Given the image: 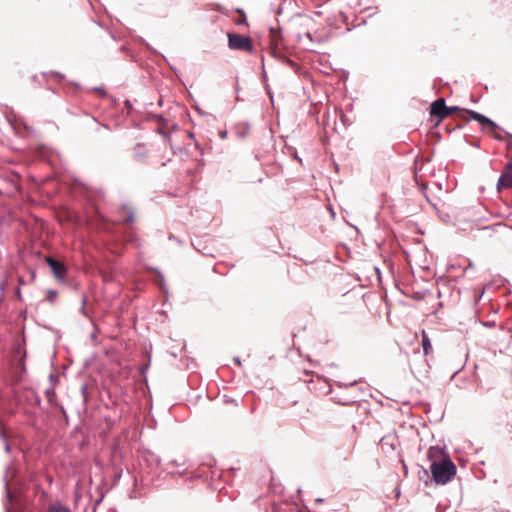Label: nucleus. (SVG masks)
<instances>
[{
  "instance_id": "1",
  "label": "nucleus",
  "mask_w": 512,
  "mask_h": 512,
  "mask_svg": "<svg viewBox=\"0 0 512 512\" xmlns=\"http://www.w3.org/2000/svg\"><path fill=\"white\" fill-rule=\"evenodd\" d=\"M431 461L430 471L437 484H447L456 475V466L448 456L443 455L442 449L430 447L427 453Z\"/></svg>"
},
{
  "instance_id": "2",
  "label": "nucleus",
  "mask_w": 512,
  "mask_h": 512,
  "mask_svg": "<svg viewBox=\"0 0 512 512\" xmlns=\"http://www.w3.org/2000/svg\"><path fill=\"white\" fill-rule=\"evenodd\" d=\"M448 110H449V116L456 113L457 117L460 120H463L465 122L469 121L467 116H470L472 119L476 120L480 124L490 127L491 130H495L497 128V125L493 121H491L489 118H487L486 116H484L478 112L468 110V109H463L458 106L448 107Z\"/></svg>"
},
{
  "instance_id": "3",
  "label": "nucleus",
  "mask_w": 512,
  "mask_h": 512,
  "mask_svg": "<svg viewBox=\"0 0 512 512\" xmlns=\"http://www.w3.org/2000/svg\"><path fill=\"white\" fill-rule=\"evenodd\" d=\"M228 47L232 50H239L248 53L253 52V44L249 37L236 33H228Z\"/></svg>"
},
{
  "instance_id": "4",
  "label": "nucleus",
  "mask_w": 512,
  "mask_h": 512,
  "mask_svg": "<svg viewBox=\"0 0 512 512\" xmlns=\"http://www.w3.org/2000/svg\"><path fill=\"white\" fill-rule=\"evenodd\" d=\"M430 114L437 119L436 125L440 124L445 118L449 117V110L444 98H438L430 105Z\"/></svg>"
},
{
  "instance_id": "5",
  "label": "nucleus",
  "mask_w": 512,
  "mask_h": 512,
  "mask_svg": "<svg viewBox=\"0 0 512 512\" xmlns=\"http://www.w3.org/2000/svg\"><path fill=\"white\" fill-rule=\"evenodd\" d=\"M46 262L49 265L53 275L57 279H59V280L64 279L65 274H66V267L64 266L63 263H61L60 261H58L54 258H51V257H47Z\"/></svg>"
},
{
  "instance_id": "6",
  "label": "nucleus",
  "mask_w": 512,
  "mask_h": 512,
  "mask_svg": "<svg viewBox=\"0 0 512 512\" xmlns=\"http://www.w3.org/2000/svg\"><path fill=\"white\" fill-rule=\"evenodd\" d=\"M512 188V160L506 165L498 181V189Z\"/></svg>"
},
{
  "instance_id": "7",
  "label": "nucleus",
  "mask_w": 512,
  "mask_h": 512,
  "mask_svg": "<svg viewBox=\"0 0 512 512\" xmlns=\"http://www.w3.org/2000/svg\"><path fill=\"white\" fill-rule=\"evenodd\" d=\"M421 336H422L421 345L423 348V353L425 356H427L432 352V344H431L430 338L428 337L425 330H422Z\"/></svg>"
},
{
  "instance_id": "8",
  "label": "nucleus",
  "mask_w": 512,
  "mask_h": 512,
  "mask_svg": "<svg viewBox=\"0 0 512 512\" xmlns=\"http://www.w3.org/2000/svg\"><path fill=\"white\" fill-rule=\"evenodd\" d=\"M270 36H271V49L273 50V52H276L279 48V44H280V40H281L280 34L275 30H271Z\"/></svg>"
},
{
  "instance_id": "9",
  "label": "nucleus",
  "mask_w": 512,
  "mask_h": 512,
  "mask_svg": "<svg viewBox=\"0 0 512 512\" xmlns=\"http://www.w3.org/2000/svg\"><path fill=\"white\" fill-rule=\"evenodd\" d=\"M48 512H70V510L61 503L56 502L48 507Z\"/></svg>"
},
{
  "instance_id": "10",
  "label": "nucleus",
  "mask_w": 512,
  "mask_h": 512,
  "mask_svg": "<svg viewBox=\"0 0 512 512\" xmlns=\"http://www.w3.org/2000/svg\"><path fill=\"white\" fill-rule=\"evenodd\" d=\"M123 221L125 223H131L134 220V214L131 211H128L126 209H123Z\"/></svg>"
},
{
  "instance_id": "11",
  "label": "nucleus",
  "mask_w": 512,
  "mask_h": 512,
  "mask_svg": "<svg viewBox=\"0 0 512 512\" xmlns=\"http://www.w3.org/2000/svg\"><path fill=\"white\" fill-rule=\"evenodd\" d=\"M240 13L241 18L236 22L237 24H243L246 23V16L242 10H238Z\"/></svg>"
},
{
  "instance_id": "12",
  "label": "nucleus",
  "mask_w": 512,
  "mask_h": 512,
  "mask_svg": "<svg viewBox=\"0 0 512 512\" xmlns=\"http://www.w3.org/2000/svg\"><path fill=\"white\" fill-rule=\"evenodd\" d=\"M426 188H427L426 185L423 184L422 185V190H425Z\"/></svg>"
},
{
  "instance_id": "13",
  "label": "nucleus",
  "mask_w": 512,
  "mask_h": 512,
  "mask_svg": "<svg viewBox=\"0 0 512 512\" xmlns=\"http://www.w3.org/2000/svg\"><path fill=\"white\" fill-rule=\"evenodd\" d=\"M8 512H10V511H8Z\"/></svg>"
}]
</instances>
